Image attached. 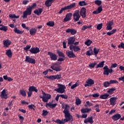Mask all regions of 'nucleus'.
Returning <instances> with one entry per match:
<instances>
[{
    "mask_svg": "<svg viewBox=\"0 0 124 124\" xmlns=\"http://www.w3.org/2000/svg\"><path fill=\"white\" fill-rule=\"evenodd\" d=\"M47 54L49 56L51 61H57V60H58V56L57 54L50 51H48Z\"/></svg>",
    "mask_w": 124,
    "mask_h": 124,
    "instance_id": "nucleus-10",
    "label": "nucleus"
},
{
    "mask_svg": "<svg viewBox=\"0 0 124 124\" xmlns=\"http://www.w3.org/2000/svg\"><path fill=\"white\" fill-rule=\"evenodd\" d=\"M107 26L106 28V30L107 31H112L113 28H112V25H114V22L113 20H111L108 21V23H107Z\"/></svg>",
    "mask_w": 124,
    "mask_h": 124,
    "instance_id": "nucleus-17",
    "label": "nucleus"
},
{
    "mask_svg": "<svg viewBox=\"0 0 124 124\" xmlns=\"http://www.w3.org/2000/svg\"><path fill=\"white\" fill-rule=\"evenodd\" d=\"M102 7L99 6L98 7L96 11H94L93 12V14H99V13H101V12H102Z\"/></svg>",
    "mask_w": 124,
    "mask_h": 124,
    "instance_id": "nucleus-27",
    "label": "nucleus"
},
{
    "mask_svg": "<svg viewBox=\"0 0 124 124\" xmlns=\"http://www.w3.org/2000/svg\"><path fill=\"white\" fill-rule=\"evenodd\" d=\"M85 83H86V84L84 85L85 87H92V86L94 84V80L92 78H89L86 81Z\"/></svg>",
    "mask_w": 124,
    "mask_h": 124,
    "instance_id": "nucleus-13",
    "label": "nucleus"
},
{
    "mask_svg": "<svg viewBox=\"0 0 124 124\" xmlns=\"http://www.w3.org/2000/svg\"><path fill=\"white\" fill-rule=\"evenodd\" d=\"M76 104L78 106L81 104V100L79 98H77L76 100Z\"/></svg>",
    "mask_w": 124,
    "mask_h": 124,
    "instance_id": "nucleus-50",
    "label": "nucleus"
},
{
    "mask_svg": "<svg viewBox=\"0 0 124 124\" xmlns=\"http://www.w3.org/2000/svg\"><path fill=\"white\" fill-rule=\"evenodd\" d=\"M28 2H29V0H24L22 1L23 4H24V5H26L28 4Z\"/></svg>",
    "mask_w": 124,
    "mask_h": 124,
    "instance_id": "nucleus-64",
    "label": "nucleus"
},
{
    "mask_svg": "<svg viewBox=\"0 0 124 124\" xmlns=\"http://www.w3.org/2000/svg\"><path fill=\"white\" fill-rule=\"evenodd\" d=\"M79 13L80 16L83 18H86V14H87V11L86 8L82 7L80 9V11H79Z\"/></svg>",
    "mask_w": 124,
    "mask_h": 124,
    "instance_id": "nucleus-12",
    "label": "nucleus"
},
{
    "mask_svg": "<svg viewBox=\"0 0 124 124\" xmlns=\"http://www.w3.org/2000/svg\"><path fill=\"white\" fill-rule=\"evenodd\" d=\"M58 87H59L58 88L55 89V92H57L59 93H63L65 92V85L58 84Z\"/></svg>",
    "mask_w": 124,
    "mask_h": 124,
    "instance_id": "nucleus-5",
    "label": "nucleus"
},
{
    "mask_svg": "<svg viewBox=\"0 0 124 124\" xmlns=\"http://www.w3.org/2000/svg\"><path fill=\"white\" fill-rule=\"evenodd\" d=\"M3 45L5 46V47H9V45L11 44V41L9 40H3Z\"/></svg>",
    "mask_w": 124,
    "mask_h": 124,
    "instance_id": "nucleus-29",
    "label": "nucleus"
},
{
    "mask_svg": "<svg viewBox=\"0 0 124 124\" xmlns=\"http://www.w3.org/2000/svg\"><path fill=\"white\" fill-rule=\"evenodd\" d=\"M14 31L16 33H17L18 34H22L23 32V31L18 30L17 28H15V29L14 30Z\"/></svg>",
    "mask_w": 124,
    "mask_h": 124,
    "instance_id": "nucleus-38",
    "label": "nucleus"
},
{
    "mask_svg": "<svg viewBox=\"0 0 124 124\" xmlns=\"http://www.w3.org/2000/svg\"><path fill=\"white\" fill-rule=\"evenodd\" d=\"M7 30H8L7 26H5L4 25L0 28V31H7Z\"/></svg>",
    "mask_w": 124,
    "mask_h": 124,
    "instance_id": "nucleus-42",
    "label": "nucleus"
},
{
    "mask_svg": "<svg viewBox=\"0 0 124 124\" xmlns=\"http://www.w3.org/2000/svg\"><path fill=\"white\" fill-rule=\"evenodd\" d=\"M30 54L35 55L39 52H40V49H39V47H31L30 50Z\"/></svg>",
    "mask_w": 124,
    "mask_h": 124,
    "instance_id": "nucleus-11",
    "label": "nucleus"
},
{
    "mask_svg": "<svg viewBox=\"0 0 124 124\" xmlns=\"http://www.w3.org/2000/svg\"><path fill=\"white\" fill-rule=\"evenodd\" d=\"M94 108H95V110L96 112H97V113H99V112H100V109H99V105H96L94 106Z\"/></svg>",
    "mask_w": 124,
    "mask_h": 124,
    "instance_id": "nucleus-44",
    "label": "nucleus"
},
{
    "mask_svg": "<svg viewBox=\"0 0 124 124\" xmlns=\"http://www.w3.org/2000/svg\"><path fill=\"white\" fill-rule=\"evenodd\" d=\"M88 29V26L86 25H83L82 27L81 30L82 31H86Z\"/></svg>",
    "mask_w": 124,
    "mask_h": 124,
    "instance_id": "nucleus-61",
    "label": "nucleus"
},
{
    "mask_svg": "<svg viewBox=\"0 0 124 124\" xmlns=\"http://www.w3.org/2000/svg\"><path fill=\"white\" fill-rule=\"evenodd\" d=\"M69 48L71 51H74V52H79L81 50V48L78 46L70 45Z\"/></svg>",
    "mask_w": 124,
    "mask_h": 124,
    "instance_id": "nucleus-14",
    "label": "nucleus"
},
{
    "mask_svg": "<svg viewBox=\"0 0 124 124\" xmlns=\"http://www.w3.org/2000/svg\"><path fill=\"white\" fill-rule=\"evenodd\" d=\"M66 55L70 59H73L74 58H76V55L74 52H73V50L71 51H66Z\"/></svg>",
    "mask_w": 124,
    "mask_h": 124,
    "instance_id": "nucleus-15",
    "label": "nucleus"
},
{
    "mask_svg": "<svg viewBox=\"0 0 124 124\" xmlns=\"http://www.w3.org/2000/svg\"><path fill=\"white\" fill-rule=\"evenodd\" d=\"M29 91L30 92H35V93H37V89H36V87L34 86H31L29 87Z\"/></svg>",
    "mask_w": 124,
    "mask_h": 124,
    "instance_id": "nucleus-32",
    "label": "nucleus"
},
{
    "mask_svg": "<svg viewBox=\"0 0 124 124\" xmlns=\"http://www.w3.org/2000/svg\"><path fill=\"white\" fill-rule=\"evenodd\" d=\"M25 62H28L29 63H31L32 64H35V59L32 58L29 56H26Z\"/></svg>",
    "mask_w": 124,
    "mask_h": 124,
    "instance_id": "nucleus-9",
    "label": "nucleus"
},
{
    "mask_svg": "<svg viewBox=\"0 0 124 124\" xmlns=\"http://www.w3.org/2000/svg\"><path fill=\"white\" fill-rule=\"evenodd\" d=\"M71 17H72V13H69L66 15L65 17L63 19V22H68L71 20Z\"/></svg>",
    "mask_w": 124,
    "mask_h": 124,
    "instance_id": "nucleus-18",
    "label": "nucleus"
},
{
    "mask_svg": "<svg viewBox=\"0 0 124 124\" xmlns=\"http://www.w3.org/2000/svg\"><path fill=\"white\" fill-rule=\"evenodd\" d=\"M19 93L20 94H21L22 96H24V97L27 96V93H26V91L25 90H20Z\"/></svg>",
    "mask_w": 124,
    "mask_h": 124,
    "instance_id": "nucleus-40",
    "label": "nucleus"
},
{
    "mask_svg": "<svg viewBox=\"0 0 124 124\" xmlns=\"http://www.w3.org/2000/svg\"><path fill=\"white\" fill-rule=\"evenodd\" d=\"M50 68L57 72L61 71V70L62 69L61 65H58L57 63H53L52 65L51 66Z\"/></svg>",
    "mask_w": 124,
    "mask_h": 124,
    "instance_id": "nucleus-8",
    "label": "nucleus"
},
{
    "mask_svg": "<svg viewBox=\"0 0 124 124\" xmlns=\"http://www.w3.org/2000/svg\"><path fill=\"white\" fill-rule=\"evenodd\" d=\"M110 85L111 84H110V82L109 81H106L104 82V87H105V88H108V87H109Z\"/></svg>",
    "mask_w": 124,
    "mask_h": 124,
    "instance_id": "nucleus-48",
    "label": "nucleus"
},
{
    "mask_svg": "<svg viewBox=\"0 0 124 124\" xmlns=\"http://www.w3.org/2000/svg\"><path fill=\"white\" fill-rule=\"evenodd\" d=\"M86 104H87L88 106H93V103L90 102V101H86Z\"/></svg>",
    "mask_w": 124,
    "mask_h": 124,
    "instance_id": "nucleus-63",
    "label": "nucleus"
},
{
    "mask_svg": "<svg viewBox=\"0 0 124 124\" xmlns=\"http://www.w3.org/2000/svg\"><path fill=\"white\" fill-rule=\"evenodd\" d=\"M87 2H86V1L83 0V1H80L78 2V5L79 6H85L86 5H87Z\"/></svg>",
    "mask_w": 124,
    "mask_h": 124,
    "instance_id": "nucleus-37",
    "label": "nucleus"
},
{
    "mask_svg": "<svg viewBox=\"0 0 124 124\" xmlns=\"http://www.w3.org/2000/svg\"><path fill=\"white\" fill-rule=\"evenodd\" d=\"M48 115V111L43 110L42 116H47Z\"/></svg>",
    "mask_w": 124,
    "mask_h": 124,
    "instance_id": "nucleus-57",
    "label": "nucleus"
},
{
    "mask_svg": "<svg viewBox=\"0 0 124 124\" xmlns=\"http://www.w3.org/2000/svg\"><path fill=\"white\" fill-rule=\"evenodd\" d=\"M29 7H31V9H33L34 7H36V3H33L31 6H29Z\"/></svg>",
    "mask_w": 124,
    "mask_h": 124,
    "instance_id": "nucleus-62",
    "label": "nucleus"
},
{
    "mask_svg": "<svg viewBox=\"0 0 124 124\" xmlns=\"http://www.w3.org/2000/svg\"><path fill=\"white\" fill-rule=\"evenodd\" d=\"M0 96L1 98H4L5 99H7V98H8V95L6 94V90L5 89H3L1 92Z\"/></svg>",
    "mask_w": 124,
    "mask_h": 124,
    "instance_id": "nucleus-21",
    "label": "nucleus"
},
{
    "mask_svg": "<svg viewBox=\"0 0 124 124\" xmlns=\"http://www.w3.org/2000/svg\"><path fill=\"white\" fill-rule=\"evenodd\" d=\"M31 46L27 45L26 47H24V50L26 51V52H28L30 49H31Z\"/></svg>",
    "mask_w": 124,
    "mask_h": 124,
    "instance_id": "nucleus-54",
    "label": "nucleus"
},
{
    "mask_svg": "<svg viewBox=\"0 0 124 124\" xmlns=\"http://www.w3.org/2000/svg\"><path fill=\"white\" fill-rule=\"evenodd\" d=\"M42 93L43 94V96L40 95V98H42L43 101L44 102H48V100H49V99H51V97H52V96L49 93H45V92H44V91H42Z\"/></svg>",
    "mask_w": 124,
    "mask_h": 124,
    "instance_id": "nucleus-4",
    "label": "nucleus"
},
{
    "mask_svg": "<svg viewBox=\"0 0 124 124\" xmlns=\"http://www.w3.org/2000/svg\"><path fill=\"white\" fill-rule=\"evenodd\" d=\"M57 54H58L59 57H61V58H64V57H65L63 52L60 51L59 50H57Z\"/></svg>",
    "mask_w": 124,
    "mask_h": 124,
    "instance_id": "nucleus-36",
    "label": "nucleus"
},
{
    "mask_svg": "<svg viewBox=\"0 0 124 124\" xmlns=\"http://www.w3.org/2000/svg\"><path fill=\"white\" fill-rule=\"evenodd\" d=\"M55 1V0H46L45 4L46 7H50L52 4Z\"/></svg>",
    "mask_w": 124,
    "mask_h": 124,
    "instance_id": "nucleus-23",
    "label": "nucleus"
},
{
    "mask_svg": "<svg viewBox=\"0 0 124 124\" xmlns=\"http://www.w3.org/2000/svg\"><path fill=\"white\" fill-rule=\"evenodd\" d=\"M117 99L118 98H117V97H112L110 98L109 100L110 105H111V106H115L116 105V101H117Z\"/></svg>",
    "mask_w": 124,
    "mask_h": 124,
    "instance_id": "nucleus-19",
    "label": "nucleus"
},
{
    "mask_svg": "<svg viewBox=\"0 0 124 124\" xmlns=\"http://www.w3.org/2000/svg\"><path fill=\"white\" fill-rule=\"evenodd\" d=\"M84 124H88V123H90L91 124H93V116L90 117H88L85 119L84 121Z\"/></svg>",
    "mask_w": 124,
    "mask_h": 124,
    "instance_id": "nucleus-24",
    "label": "nucleus"
},
{
    "mask_svg": "<svg viewBox=\"0 0 124 124\" xmlns=\"http://www.w3.org/2000/svg\"><path fill=\"white\" fill-rule=\"evenodd\" d=\"M121 118H122V115H121V114H118V113L114 114L111 117L112 119L113 120V121H114V122H116V121L120 120V119H121Z\"/></svg>",
    "mask_w": 124,
    "mask_h": 124,
    "instance_id": "nucleus-20",
    "label": "nucleus"
},
{
    "mask_svg": "<svg viewBox=\"0 0 124 124\" xmlns=\"http://www.w3.org/2000/svg\"><path fill=\"white\" fill-rule=\"evenodd\" d=\"M118 48H123V49H124V43L123 42H121L120 43V45H119L118 46Z\"/></svg>",
    "mask_w": 124,
    "mask_h": 124,
    "instance_id": "nucleus-58",
    "label": "nucleus"
},
{
    "mask_svg": "<svg viewBox=\"0 0 124 124\" xmlns=\"http://www.w3.org/2000/svg\"><path fill=\"white\" fill-rule=\"evenodd\" d=\"M102 26H103V24L102 23L98 24L97 25V28H96L97 30L100 31V30H101V29H102Z\"/></svg>",
    "mask_w": 124,
    "mask_h": 124,
    "instance_id": "nucleus-53",
    "label": "nucleus"
},
{
    "mask_svg": "<svg viewBox=\"0 0 124 124\" xmlns=\"http://www.w3.org/2000/svg\"><path fill=\"white\" fill-rule=\"evenodd\" d=\"M95 65H96V62H93L89 64V66H90L91 68H94Z\"/></svg>",
    "mask_w": 124,
    "mask_h": 124,
    "instance_id": "nucleus-55",
    "label": "nucleus"
},
{
    "mask_svg": "<svg viewBox=\"0 0 124 124\" xmlns=\"http://www.w3.org/2000/svg\"><path fill=\"white\" fill-rule=\"evenodd\" d=\"M81 18V16L79 13V10H76L73 14V19L75 22H78Z\"/></svg>",
    "mask_w": 124,
    "mask_h": 124,
    "instance_id": "nucleus-6",
    "label": "nucleus"
},
{
    "mask_svg": "<svg viewBox=\"0 0 124 124\" xmlns=\"http://www.w3.org/2000/svg\"><path fill=\"white\" fill-rule=\"evenodd\" d=\"M104 62H105L104 61L100 62L99 64L97 65L96 68H102V67L104 66Z\"/></svg>",
    "mask_w": 124,
    "mask_h": 124,
    "instance_id": "nucleus-35",
    "label": "nucleus"
},
{
    "mask_svg": "<svg viewBox=\"0 0 124 124\" xmlns=\"http://www.w3.org/2000/svg\"><path fill=\"white\" fill-rule=\"evenodd\" d=\"M63 113L64 114V115L70 113L69 112V105L67 104L65 105V108L64 110L63 111Z\"/></svg>",
    "mask_w": 124,
    "mask_h": 124,
    "instance_id": "nucleus-26",
    "label": "nucleus"
},
{
    "mask_svg": "<svg viewBox=\"0 0 124 124\" xmlns=\"http://www.w3.org/2000/svg\"><path fill=\"white\" fill-rule=\"evenodd\" d=\"M66 32L67 33H70L72 35H74V34H76V33H77V31L74 29H68L66 30Z\"/></svg>",
    "mask_w": 124,
    "mask_h": 124,
    "instance_id": "nucleus-22",
    "label": "nucleus"
},
{
    "mask_svg": "<svg viewBox=\"0 0 124 124\" xmlns=\"http://www.w3.org/2000/svg\"><path fill=\"white\" fill-rule=\"evenodd\" d=\"M117 83L119 82L116 80H110L109 81V83L110 84V85H112V84H117Z\"/></svg>",
    "mask_w": 124,
    "mask_h": 124,
    "instance_id": "nucleus-56",
    "label": "nucleus"
},
{
    "mask_svg": "<svg viewBox=\"0 0 124 124\" xmlns=\"http://www.w3.org/2000/svg\"><path fill=\"white\" fill-rule=\"evenodd\" d=\"M6 52L5 53L6 55L9 57V58H12V52L11 51V49H7L6 50Z\"/></svg>",
    "mask_w": 124,
    "mask_h": 124,
    "instance_id": "nucleus-31",
    "label": "nucleus"
},
{
    "mask_svg": "<svg viewBox=\"0 0 124 124\" xmlns=\"http://www.w3.org/2000/svg\"><path fill=\"white\" fill-rule=\"evenodd\" d=\"M36 31H37V30L35 28H32L30 30V33L31 35H34L35 33H36Z\"/></svg>",
    "mask_w": 124,
    "mask_h": 124,
    "instance_id": "nucleus-30",
    "label": "nucleus"
},
{
    "mask_svg": "<svg viewBox=\"0 0 124 124\" xmlns=\"http://www.w3.org/2000/svg\"><path fill=\"white\" fill-rule=\"evenodd\" d=\"M92 111V109L91 108H82L81 110V113H89V112Z\"/></svg>",
    "mask_w": 124,
    "mask_h": 124,
    "instance_id": "nucleus-34",
    "label": "nucleus"
},
{
    "mask_svg": "<svg viewBox=\"0 0 124 124\" xmlns=\"http://www.w3.org/2000/svg\"><path fill=\"white\" fill-rule=\"evenodd\" d=\"M28 97H31V94H32V92L29 90V92H27Z\"/></svg>",
    "mask_w": 124,
    "mask_h": 124,
    "instance_id": "nucleus-60",
    "label": "nucleus"
},
{
    "mask_svg": "<svg viewBox=\"0 0 124 124\" xmlns=\"http://www.w3.org/2000/svg\"><path fill=\"white\" fill-rule=\"evenodd\" d=\"M109 94L105 93L103 95H101L100 96V98H101V99H107V98L109 97Z\"/></svg>",
    "mask_w": 124,
    "mask_h": 124,
    "instance_id": "nucleus-33",
    "label": "nucleus"
},
{
    "mask_svg": "<svg viewBox=\"0 0 124 124\" xmlns=\"http://www.w3.org/2000/svg\"><path fill=\"white\" fill-rule=\"evenodd\" d=\"M117 66H118V64L116 63L111 64V65L110 66V69H109L107 65L105 66L103 68L104 75L108 76L109 74H111V73H113V69L112 68H116Z\"/></svg>",
    "mask_w": 124,
    "mask_h": 124,
    "instance_id": "nucleus-2",
    "label": "nucleus"
},
{
    "mask_svg": "<svg viewBox=\"0 0 124 124\" xmlns=\"http://www.w3.org/2000/svg\"><path fill=\"white\" fill-rule=\"evenodd\" d=\"M99 93H95V94H93L92 95L90 94L89 96H93L94 98H97V97H99Z\"/></svg>",
    "mask_w": 124,
    "mask_h": 124,
    "instance_id": "nucleus-47",
    "label": "nucleus"
},
{
    "mask_svg": "<svg viewBox=\"0 0 124 124\" xmlns=\"http://www.w3.org/2000/svg\"><path fill=\"white\" fill-rule=\"evenodd\" d=\"M64 117L65 119H62V120L57 119L56 121H55V123L59 124H64L65 123H67L68 122H73V117L71 114H70V113H66L64 115Z\"/></svg>",
    "mask_w": 124,
    "mask_h": 124,
    "instance_id": "nucleus-1",
    "label": "nucleus"
},
{
    "mask_svg": "<svg viewBox=\"0 0 124 124\" xmlns=\"http://www.w3.org/2000/svg\"><path fill=\"white\" fill-rule=\"evenodd\" d=\"M35 107H36L34 105H30L28 106V108H29V109H31V110H33V111H35V109L34 108H35Z\"/></svg>",
    "mask_w": 124,
    "mask_h": 124,
    "instance_id": "nucleus-49",
    "label": "nucleus"
},
{
    "mask_svg": "<svg viewBox=\"0 0 124 124\" xmlns=\"http://www.w3.org/2000/svg\"><path fill=\"white\" fill-rule=\"evenodd\" d=\"M93 51L94 54V55H95V56L96 57V56H97V54L99 52V49H97L96 47H94Z\"/></svg>",
    "mask_w": 124,
    "mask_h": 124,
    "instance_id": "nucleus-41",
    "label": "nucleus"
},
{
    "mask_svg": "<svg viewBox=\"0 0 124 124\" xmlns=\"http://www.w3.org/2000/svg\"><path fill=\"white\" fill-rule=\"evenodd\" d=\"M46 25L49 27H54L55 26V22L54 21H49L47 22Z\"/></svg>",
    "mask_w": 124,
    "mask_h": 124,
    "instance_id": "nucleus-43",
    "label": "nucleus"
},
{
    "mask_svg": "<svg viewBox=\"0 0 124 124\" xmlns=\"http://www.w3.org/2000/svg\"><path fill=\"white\" fill-rule=\"evenodd\" d=\"M94 3L95 4H96L97 5H98L99 6V5H100L101 3H102V1H101V0H95L94 1Z\"/></svg>",
    "mask_w": 124,
    "mask_h": 124,
    "instance_id": "nucleus-46",
    "label": "nucleus"
},
{
    "mask_svg": "<svg viewBox=\"0 0 124 124\" xmlns=\"http://www.w3.org/2000/svg\"><path fill=\"white\" fill-rule=\"evenodd\" d=\"M60 96L61 97H62V98H64V99H67L68 97L67 96H66V95H63V94H61Z\"/></svg>",
    "mask_w": 124,
    "mask_h": 124,
    "instance_id": "nucleus-59",
    "label": "nucleus"
},
{
    "mask_svg": "<svg viewBox=\"0 0 124 124\" xmlns=\"http://www.w3.org/2000/svg\"><path fill=\"white\" fill-rule=\"evenodd\" d=\"M43 11V8H39L38 9H35V10L34 11V13L36 14V15H37V16H40Z\"/></svg>",
    "mask_w": 124,
    "mask_h": 124,
    "instance_id": "nucleus-25",
    "label": "nucleus"
},
{
    "mask_svg": "<svg viewBox=\"0 0 124 124\" xmlns=\"http://www.w3.org/2000/svg\"><path fill=\"white\" fill-rule=\"evenodd\" d=\"M76 6V3L74 2L72 4H70L69 5L66 6L64 7H62L61 8V10L58 12V14H62L63 11L65 10H69L70 9H72V8H74Z\"/></svg>",
    "mask_w": 124,
    "mask_h": 124,
    "instance_id": "nucleus-3",
    "label": "nucleus"
},
{
    "mask_svg": "<svg viewBox=\"0 0 124 124\" xmlns=\"http://www.w3.org/2000/svg\"><path fill=\"white\" fill-rule=\"evenodd\" d=\"M116 91V88H110L108 89L107 91L108 93H113V92H115Z\"/></svg>",
    "mask_w": 124,
    "mask_h": 124,
    "instance_id": "nucleus-51",
    "label": "nucleus"
},
{
    "mask_svg": "<svg viewBox=\"0 0 124 124\" xmlns=\"http://www.w3.org/2000/svg\"><path fill=\"white\" fill-rule=\"evenodd\" d=\"M68 40V45H73L74 42L76 40V38L74 36H72L67 39Z\"/></svg>",
    "mask_w": 124,
    "mask_h": 124,
    "instance_id": "nucleus-16",
    "label": "nucleus"
},
{
    "mask_svg": "<svg viewBox=\"0 0 124 124\" xmlns=\"http://www.w3.org/2000/svg\"><path fill=\"white\" fill-rule=\"evenodd\" d=\"M57 106H58V104L57 103L51 104L46 103V107L47 108H48V107H50L51 109H54V108H55Z\"/></svg>",
    "mask_w": 124,
    "mask_h": 124,
    "instance_id": "nucleus-28",
    "label": "nucleus"
},
{
    "mask_svg": "<svg viewBox=\"0 0 124 124\" xmlns=\"http://www.w3.org/2000/svg\"><path fill=\"white\" fill-rule=\"evenodd\" d=\"M92 43H93V41H92L90 39L87 40V41H86L85 42V45H87V46H90Z\"/></svg>",
    "mask_w": 124,
    "mask_h": 124,
    "instance_id": "nucleus-45",
    "label": "nucleus"
},
{
    "mask_svg": "<svg viewBox=\"0 0 124 124\" xmlns=\"http://www.w3.org/2000/svg\"><path fill=\"white\" fill-rule=\"evenodd\" d=\"M32 10L31 7H29L27 8L26 11L23 12V18H28V16L31 15Z\"/></svg>",
    "mask_w": 124,
    "mask_h": 124,
    "instance_id": "nucleus-7",
    "label": "nucleus"
},
{
    "mask_svg": "<svg viewBox=\"0 0 124 124\" xmlns=\"http://www.w3.org/2000/svg\"><path fill=\"white\" fill-rule=\"evenodd\" d=\"M79 86V83H78V81H77L75 84H73L71 87V90H73L76 88V87H78Z\"/></svg>",
    "mask_w": 124,
    "mask_h": 124,
    "instance_id": "nucleus-52",
    "label": "nucleus"
},
{
    "mask_svg": "<svg viewBox=\"0 0 124 124\" xmlns=\"http://www.w3.org/2000/svg\"><path fill=\"white\" fill-rule=\"evenodd\" d=\"M46 78H62V75L59 74L56 75L55 76H50L48 77H46Z\"/></svg>",
    "mask_w": 124,
    "mask_h": 124,
    "instance_id": "nucleus-39",
    "label": "nucleus"
}]
</instances>
